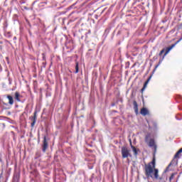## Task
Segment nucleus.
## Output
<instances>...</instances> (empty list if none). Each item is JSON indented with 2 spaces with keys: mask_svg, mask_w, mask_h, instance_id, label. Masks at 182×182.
Segmentation results:
<instances>
[{
  "mask_svg": "<svg viewBox=\"0 0 182 182\" xmlns=\"http://www.w3.org/2000/svg\"><path fill=\"white\" fill-rule=\"evenodd\" d=\"M145 176L147 178L159 180V169L152 168L151 164L145 165Z\"/></svg>",
  "mask_w": 182,
  "mask_h": 182,
  "instance_id": "nucleus-1",
  "label": "nucleus"
},
{
  "mask_svg": "<svg viewBox=\"0 0 182 182\" xmlns=\"http://www.w3.org/2000/svg\"><path fill=\"white\" fill-rule=\"evenodd\" d=\"M145 176L147 178L159 180V169L152 168L151 164L145 165Z\"/></svg>",
  "mask_w": 182,
  "mask_h": 182,
  "instance_id": "nucleus-2",
  "label": "nucleus"
},
{
  "mask_svg": "<svg viewBox=\"0 0 182 182\" xmlns=\"http://www.w3.org/2000/svg\"><path fill=\"white\" fill-rule=\"evenodd\" d=\"M145 143L148 144L149 147H153L154 156H156V153H157V145L156 144V141H154V139L151 138V135L150 134H147L146 135Z\"/></svg>",
  "mask_w": 182,
  "mask_h": 182,
  "instance_id": "nucleus-3",
  "label": "nucleus"
},
{
  "mask_svg": "<svg viewBox=\"0 0 182 182\" xmlns=\"http://www.w3.org/2000/svg\"><path fill=\"white\" fill-rule=\"evenodd\" d=\"M121 154L122 159L132 157V154H130V150L127 146H122L121 148Z\"/></svg>",
  "mask_w": 182,
  "mask_h": 182,
  "instance_id": "nucleus-4",
  "label": "nucleus"
},
{
  "mask_svg": "<svg viewBox=\"0 0 182 182\" xmlns=\"http://www.w3.org/2000/svg\"><path fill=\"white\" fill-rule=\"evenodd\" d=\"M48 147H49V144H48V141L46 140V136H44L43 144H42L43 153H46V150H48Z\"/></svg>",
  "mask_w": 182,
  "mask_h": 182,
  "instance_id": "nucleus-5",
  "label": "nucleus"
},
{
  "mask_svg": "<svg viewBox=\"0 0 182 182\" xmlns=\"http://www.w3.org/2000/svg\"><path fill=\"white\" fill-rule=\"evenodd\" d=\"M14 99L17 102H22V100H21V99H22V95H21V94L19 92H16L14 93Z\"/></svg>",
  "mask_w": 182,
  "mask_h": 182,
  "instance_id": "nucleus-6",
  "label": "nucleus"
},
{
  "mask_svg": "<svg viewBox=\"0 0 182 182\" xmlns=\"http://www.w3.org/2000/svg\"><path fill=\"white\" fill-rule=\"evenodd\" d=\"M140 113L142 114V116H147V114H149V109H147L146 107L141 109Z\"/></svg>",
  "mask_w": 182,
  "mask_h": 182,
  "instance_id": "nucleus-7",
  "label": "nucleus"
},
{
  "mask_svg": "<svg viewBox=\"0 0 182 182\" xmlns=\"http://www.w3.org/2000/svg\"><path fill=\"white\" fill-rule=\"evenodd\" d=\"M176 47V44H172L171 46L168 47L166 48V52L164 55V57H163V59H164V56H166L168 52H170V50H171V49H173V48H175Z\"/></svg>",
  "mask_w": 182,
  "mask_h": 182,
  "instance_id": "nucleus-8",
  "label": "nucleus"
},
{
  "mask_svg": "<svg viewBox=\"0 0 182 182\" xmlns=\"http://www.w3.org/2000/svg\"><path fill=\"white\" fill-rule=\"evenodd\" d=\"M134 110L135 112V114H139V105H137V102L134 101Z\"/></svg>",
  "mask_w": 182,
  "mask_h": 182,
  "instance_id": "nucleus-9",
  "label": "nucleus"
},
{
  "mask_svg": "<svg viewBox=\"0 0 182 182\" xmlns=\"http://www.w3.org/2000/svg\"><path fill=\"white\" fill-rule=\"evenodd\" d=\"M7 99L9 100V105L12 106L14 105V97L11 95H7Z\"/></svg>",
  "mask_w": 182,
  "mask_h": 182,
  "instance_id": "nucleus-10",
  "label": "nucleus"
},
{
  "mask_svg": "<svg viewBox=\"0 0 182 182\" xmlns=\"http://www.w3.org/2000/svg\"><path fill=\"white\" fill-rule=\"evenodd\" d=\"M30 120L32 122L31 124V127H34L36 124V118H33V117H29Z\"/></svg>",
  "mask_w": 182,
  "mask_h": 182,
  "instance_id": "nucleus-11",
  "label": "nucleus"
},
{
  "mask_svg": "<svg viewBox=\"0 0 182 182\" xmlns=\"http://www.w3.org/2000/svg\"><path fill=\"white\" fill-rule=\"evenodd\" d=\"M155 156L156 155H154L152 161L149 164H151L153 168H156V157Z\"/></svg>",
  "mask_w": 182,
  "mask_h": 182,
  "instance_id": "nucleus-12",
  "label": "nucleus"
},
{
  "mask_svg": "<svg viewBox=\"0 0 182 182\" xmlns=\"http://www.w3.org/2000/svg\"><path fill=\"white\" fill-rule=\"evenodd\" d=\"M19 174L15 173L13 177V182H19Z\"/></svg>",
  "mask_w": 182,
  "mask_h": 182,
  "instance_id": "nucleus-13",
  "label": "nucleus"
},
{
  "mask_svg": "<svg viewBox=\"0 0 182 182\" xmlns=\"http://www.w3.org/2000/svg\"><path fill=\"white\" fill-rule=\"evenodd\" d=\"M43 63H42V66H41V69H45V68H46V62H45V60H46V58H45V54L43 53Z\"/></svg>",
  "mask_w": 182,
  "mask_h": 182,
  "instance_id": "nucleus-14",
  "label": "nucleus"
},
{
  "mask_svg": "<svg viewBox=\"0 0 182 182\" xmlns=\"http://www.w3.org/2000/svg\"><path fill=\"white\" fill-rule=\"evenodd\" d=\"M154 72H156V70H154L152 72V74L149 77V78L147 79V80L144 82L145 85H149V82H150V80H151V77L153 76V74L154 73Z\"/></svg>",
  "mask_w": 182,
  "mask_h": 182,
  "instance_id": "nucleus-15",
  "label": "nucleus"
},
{
  "mask_svg": "<svg viewBox=\"0 0 182 182\" xmlns=\"http://www.w3.org/2000/svg\"><path fill=\"white\" fill-rule=\"evenodd\" d=\"M154 72H156V70H154L152 72V74L149 77V78L147 79V80L144 82L145 85H149V82H150V80H151V77L153 76V74L154 73Z\"/></svg>",
  "mask_w": 182,
  "mask_h": 182,
  "instance_id": "nucleus-16",
  "label": "nucleus"
},
{
  "mask_svg": "<svg viewBox=\"0 0 182 182\" xmlns=\"http://www.w3.org/2000/svg\"><path fill=\"white\" fill-rule=\"evenodd\" d=\"M31 117L37 119L38 118V112L35 111L33 113V116H31Z\"/></svg>",
  "mask_w": 182,
  "mask_h": 182,
  "instance_id": "nucleus-17",
  "label": "nucleus"
},
{
  "mask_svg": "<svg viewBox=\"0 0 182 182\" xmlns=\"http://www.w3.org/2000/svg\"><path fill=\"white\" fill-rule=\"evenodd\" d=\"M171 164H174L176 166L177 164V161L176 159H173L169 166H171Z\"/></svg>",
  "mask_w": 182,
  "mask_h": 182,
  "instance_id": "nucleus-18",
  "label": "nucleus"
},
{
  "mask_svg": "<svg viewBox=\"0 0 182 182\" xmlns=\"http://www.w3.org/2000/svg\"><path fill=\"white\" fill-rule=\"evenodd\" d=\"M133 151H134V156H137V149L134 146L133 147Z\"/></svg>",
  "mask_w": 182,
  "mask_h": 182,
  "instance_id": "nucleus-19",
  "label": "nucleus"
},
{
  "mask_svg": "<svg viewBox=\"0 0 182 182\" xmlns=\"http://www.w3.org/2000/svg\"><path fill=\"white\" fill-rule=\"evenodd\" d=\"M146 87H147V85L144 84V86H143L142 89L141 90V93H143L144 90H146Z\"/></svg>",
  "mask_w": 182,
  "mask_h": 182,
  "instance_id": "nucleus-20",
  "label": "nucleus"
},
{
  "mask_svg": "<svg viewBox=\"0 0 182 182\" xmlns=\"http://www.w3.org/2000/svg\"><path fill=\"white\" fill-rule=\"evenodd\" d=\"M164 52H166V48H164L161 50V52L159 53V56H161V55H163Z\"/></svg>",
  "mask_w": 182,
  "mask_h": 182,
  "instance_id": "nucleus-21",
  "label": "nucleus"
},
{
  "mask_svg": "<svg viewBox=\"0 0 182 182\" xmlns=\"http://www.w3.org/2000/svg\"><path fill=\"white\" fill-rule=\"evenodd\" d=\"M182 41V37L181 38H179L175 43H173V45H177V43H178L179 42H181Z\"/></svg>",
  "mask_w": 182,
  "mask_h": 182,
  "instance_id": "nucleus-22",
  "label": "nucleus"
},
{
  "mask_svg": "<svg viewBox=\"0 0 182 182\" xmlns=\"http://www.w3.org/2000/svg\"><path fill=\"white\" fill-rule=\"evenodd\" d=\"M174 178V173H172L169 178L170 181H171Z\"/></svg>",
  "mask_w": 182,
  "mask_h": 182,
  "instance_id": "nucleus-23",
  "label": "nucleus"
},
{
  "mask_svg": "<svg viewBox=\"0 0 182 182\" xmlns=\"http://www.w3.org/2000/svg\"><path fill=\"white\" fill-rule=\"evenodd\" d=\"M178 156H180V154H178V152H176V154L174 156V159H178Z\"/></svg>",
  "mask_w": 182,
  "mask_h": 182,
  "instance_id": "nucleus-24",
  "label": "nucleus"
},
{
  "mask_svg": "<svg viewBox=\"0 0 182 182\" xmlns=\"http://www.w3.org/2000/svg\"><path fill=\"white\" fill-rule=\"evenodd\" d=\"M159 182H166V180L163 179V178H159Z\"/></svg>",
  "mask_w": 182,
  "mask_h": 182,
  "instance_id": "nucleus-25",
  "label": "nucleus"
},
{
  "mask_svg": "<svg viewBox=\"0 0 182 182\" xmlns=\"http://www.w3.org/2000/svg\"><path fill=\"white\" fill-rule=\"evenodd\" d=\"M75 69H79V63H76Z\"/></svg>",
  "mask_w": 182,
  "mask_h": 182,
  "instance_id": "nucleus-26",
  "label": "nucleus"
},
{
  "mask_svg": "<svg viewBox=\"0 0 182 182\" xmlns=\"http://www.w3.org/2000/svg\"><path fill=\"white\" fill-rule=\"evenodd\" d=\"M74 73H79V69H75V70L74 71Z\"/></svg>",
  "mask_w": 182,
  "mask_h": 182,
  "instance_id": "nucleus-27",
  "label": "nucleus"
},
{
  "mask_svg": "<svg viewBox=\"0 0 182 182\" xmlns=\"http://www.w3.org/2000/svg\"><path fill=\"white\" fill-rule=\"evenodd\" d=\"M177 120H182V117H181L180 118L177 117V116L176 117Z\"/></svg>",
  "mask_w": 182,
  "mask_h": 182,
  "instance_id": "nucleus-28",
  "label": "nucleus"
},
{
  "mask_svg": "<svg viewBox=\"0 0 182 182\" xmlns=\"http://www.w3.org/2000/svg\"><path fill=\"white\" fill-rule=\"evenodd\" d=\"M130 65V63H127V64H126V68H129V65Z\"/></svg>",
  "mask_w": 182,
  "mask_h": 182,
  "instance_id": "nucleus-29",
  "label": "nucleus"
},
{
  "mask_svg": "<svg viewBox=\"0 0 182 182\" xmlns=\"http://www.w3.org/2000/svg\"><path fill=\"white\" fill-rule=\"evenodd\" d=\"M41 4H48V2H47V1H44V2H42Z\"/></svg>",
  "mask_w": 182,
  "mask_h": 182,
  "instance_id": "nucleus-30",
  "label": "nucleus"
},
{
  "mask_svg": "<svg viewBox=\"0 0 182 182\" xmlns=\"http://www.w3.org/2000/svg\"><path fill=\"white\" fill-rule=\"evenodd\" d=\"M157 68H159V65H156L155 66V69H157Z\"/></svg>",
  "mask_w": 182,
  "mask_h": 182,
  "instance_id": "nucleus-31",
  "label": "nucleus"
},
{
  "mask_svg": "<svg viewBox=\"0 0 182 182\" xmlns=\"http://www.w3.org/2000/svg\"><path fill=\"white\" fill-rule=\"evenodd\" d=\"M178 154H181V152H180V150H178Z\"/></svg>",
  "mask_w": 182,
  "mask_h": 182,
  "instance_id": "nucleus-32",
  "label": "nucleus"
},
{
  "mask_svg": "<svg viewBox=\"0 0 182 182\" xmlns=\"http://www.w3.org/2000/svg\"><path fill=\"white\" fill-rule=\"evenodd\" d=\"M179 152L182 153V148L179 149Z\"/></svg>",
  "mask_w": 182,
  "mask_h": 182,
  "instance_id": "nucleus-33",
  "label": "nucleus"
},
{
  "mask_svg": "<svg viewBox=\"0 0 182 182\" xmlns=\"http://www.w3.org/2000/svg\"><path fill=\"white\" fill-rule=\"evenodd\" d=\"M36 3V1H33V5H35Z\"/></svg>",
  "mask_w": 182,
  "mask_h": 182,
  "instance_id": "nucleus-34",
  "label": "nucleus"
},
{
  "mask_svg": "<svg viewBox=\"0 0 182 182\" xmlns=\"http://www.w3.org/2000/svg\"><path fill=\"white\" fill-rule=\"evenodd\" d=\"M178 98L181 100V99H182V97H181V96H179Z\"/></svg>",
  "mask_w": 182,
  "mask_h": 182,
  "instance_id": "nucleus-35",
  "label": "nucleus"
},
{
  "mask_svg": "<svg viewBox=\"0 0 182 182\" xmlns=\"http://www.w3.org/2000/svg\"><path fill=\"white\" fill-rule=\"evenodd\" d=\"M0 162L2 163V159L0 158Z\"/></svg>",
  "mask_w": 182,
  "mask_h": 182,
  "instance_id": "nucleus-36",
  "label": "nucleus"
},
{
  "mask_svg": "<svg viewBox=\"0 0 182 182\" xmlns=\"http://www.w3.org/2000/svg\"><path fill=\"white\" fill-rule=\"evenodd\" d=\"M136 64H134L132 66V68H134V65H135Z\"/></svg>",
  "mask_w": 182,
  "mask_h": 182,
  "instance_id": "nucleus-37",
  "label": "nucleus"
},
{
  "mask_svg": "<svg viewBox=\"0 0 182 182\" xmlns=\"http://www.w3.org/2000/svg\"><path fill=\"white\" fill-rule=\"evenodd\" d=\"M16 107H18V105H16Z\"/></svg>",
  "mask_w": 182,
  "mask_h": 182,
  "instance_id": "nucleus-38",
  "label": "nucleus"
},
{
  "mask_svg": "<svg viewBox=\"0 0 182 182\" xmlns=\"http://www.w3.org/2000/svg\"><path fill=\"white\" fill-rule=\"evenodd\" d=\"M118 33H120V31H119Z\"/></svg>",
  "mask_w": 182,
  "mask_h": 182,
  "instance_id": "nucleus-39",
  "label": "nucleus"
},
{
  "mask_svg": "<svg viewBox=\"0 0 182 182\" xmlns=\"http://www.w3.org/2000/svg\"><path fill=\"white\" fill-rule=\"evenodd\" d=\"M9 83H10V85H11V82H10Z\"/></svg>",
  "mask_w": 182,
  "mask_h": 182,
  "instance_id": "nucleus-40",
  "label": "nucleus"
}]
</instances>
